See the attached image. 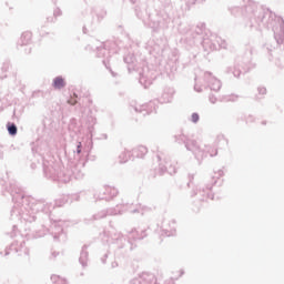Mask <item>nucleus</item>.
<instances>
[{
    "label": "nucleus",
    "instance_id": "nucleus-1",
    "mask_svg": "<svg viewBox=\"0 0 284 284\" xmlns=\"http://www.w3.org/2000/svg\"><path fill=\"white\" fill-rule=\"evenodd\" d=\"M32 41V33L31 32H24L21 36V44L28 45L29 42Z\"/></svg>",
    "mask_w": 284,
    "mask_h": 284
},
{
    "label": "nucleus",
    "instance_id": "nucleus-3",
    "mask_svg": "<svg viewBox=\"0 0 284 284\" xmlns=\"http://www.w3.org/2000/svg\"><path fill=\"white\" fill-rule=\"evenodd\" d=\"M8 132L11 134V136H14V134H17V125L8 124Z\"/></svg>",
    "mask_w": 284,
    "mask_h": 284
},
{
    "label": "nucleus",
    "instance_id": "nucleus-5",
    "mask_svg": "<svg viewBox=\"0 0 284 284\" xmlns=\"http://www.w3.org/2000/svg\"><path fill=\"white\" fill-rule=\"evenodd\" d=\"M260 92H261L262 94H265L266 90H265V89H260Z\"/></svg>",
    "mask_w": 284,
    "mask_h": 284
},
{
    "label": "nucleus",
    "instance_id": "nucleus-4",
    "mask_svg": "<svg viewBox=\"0 0 284 284\" xmlns=\"http://www.w3.org/2000/svg\"><path fill=\"white\" fill-rule=\"evenodd\" d=\"M191 120L193 123H197L199 122V114L197 113H193L191 116Z\"/></svg>",
    "mask_w": 284,
    "mask_h": 284
},
{
    "label": "nucleus",
    "instance_id": "nucleus-2",
    "mask_svg": "<svg viewBox=\"0 0 284 284\" xmlns=\"http://www.w3.org/2000/svg\"><path fill=\"white\" fill-rule=\"evenodd\" d=\"M53 87L57 90H61V88L65 87V81L62 78H55L53 81Z\"/></svg>",
    "mask_w": 284,
    "mask_h": 284
}]
</instances>
